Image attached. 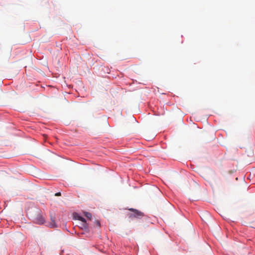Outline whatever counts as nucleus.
<instances>
[{"label": "nucleus", "mask_w": 255, "mask_h": 255, "mask_svg": "<svg viewBox=\"0 0 255 255\" xmlns=\"http://www.w3.org/2000/svg\"><path fill=\"white\" fill-rule=\"evenodd\" d=\"M61 195V194L60 192H58V193H56L55 194V196H60Z\"/></svg>", "instance_id": "obj_7"}, {"label": "nucleus", "mask_w": 255, "mask_h": 255, "mask_svg": "<svg viewBox=\"0 0 255 255\" xmlns=\"http://www.w3.org/2000/svg\"><path fill=\"white\" fill-rule=\"evenodd\" d=\"M76 218L77 220L81 221L82 222V225H81L82 228H83L85 229H87L88 228V225L86 223L85 219L81 217L79 215H77Z\"/></svg>", "instance_id": "obj_3"}, {"label": "nucleus", "mask_w": 255, "mask_h": 255, "mask_svg": "<svg viewBox=\"0 0 255 255\" xmlns=\"http://www.w3.org/2000/svg\"><path fill=\"white\" fill-rule=\"evenodd\" d=\"M29 214L30 217L36 224L42 225L45 223V217L40 210L36 209L33 212H30Z\"/></svg>", "instance_id": "obj_1"}, {"label": "nucleus", "mask_w": 255, "mask_h": 255, "mask_svg": "<svg viewBox=\"0 0 255 255\" xmlns=\"http://www.w3.org/2000/svg\"><path fill=\"white\" fill-rule=\"evenodd\" d=\"M95 224H96V225H97L98 227H100L101 226L100 223V222H99V221H98V220L95 221Z\"/></svg>", "instance_id": "obj_6"}, {"label": "nucleus", "mask_w": 255, "mask_h": 255, "mask_svg": "<svg viewBox=\"0 0 255 255\" xmlns=\"http://www.w3.org/2000/svg\"><path fill=\"white\" fill-rule=\"evenodd\" d=\"M49 226L50 228H55L57 227L55 222V217L52 216H51V222Z\"/></svg>", "instance_id": "obj_4"}, {"label": "nucleus", "mask_w": 255, "mask_h": 255, "mask_svg": "<svg viewBox=\"0 0 255 255\" xmlns=\"http://www.w3.org/2000/svg\"><path fill=\"white\" fill-rule=\"evenodd\" d=\"M130 212L128 213L127 215L128 217L130 219H141L144 216V213L137 209L133 208H129L128 209Z\"/></svg>", "instance_id": "obj_2"}, {"label": "nucleus", "mask_w": 255, "mask_h": 255, "mask_svg": "<svg viewBox=\"0 0 255 255\" xmlns=\"http://www.w3.org/2000/svg\"><path fill=\"white\" fill-rule=\"evenodd\" d=\"M85 216L88 219H91L92 218V214L88 212H85Z\"/></svg>", "instance_id": "obj_5"}]
</instances>
